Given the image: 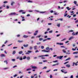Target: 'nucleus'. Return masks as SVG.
Returning <instances> with one entry per match:
<instances>
[{
    "label": "nucleus",
    "instance_id": "3",
    "mask_svg": "<svg viewBox=\"0 0 78 78\" xmlns=\"http://www.w3.org/2000/svg\"><path fill=\"white\" fill-rule=\"evenodd\" d=\"M42 51H44V52H48L50 51V50H49L48 51H46L45 50H42Z\"/></svg>",
    "mask_w": 78,
    "mask_h": 78
},
{
    "label": "nucleus",
    "instance_id": "37",
    "mask_svg": "<svg viewBox=\"0 0 78 78\" xmlns=\"http://www.w3.org/2000/svg\"><path fill=\"white\" fill-rule=\"evenodd\" d=\"M41 44V42H39V43H37V45H39V44Z\"/></svg>",
    "mask_w": 78,
    "mask_h": 78
},
{
    "label": "nucleus",
    "instance_id": "61",
    "mask_svg": "<svg viewBox=\"0 0 78 78\" xmlns=\"http://www.w3.org/2000/svg\"><path fill=\"white\" fill-rule=\"evenodd\" d=\"M50 12H51V13H53V10H51Z\"/></svg>",
    "mask_w": 78,
    "mask_h": 78
},
{
    "label": "nucleus",
    "instance_id": "29",
    "mask_svg": "<svg viewBox=\"0 0 78 78\" xmlns=\"http://www.w3.org/2000/svg\"><path fill=\"white\" fill-rule=\"evenodd\" d=\"M31 70V69H30V68H29V69H27V71H28L29 70Z\"/></svg>",
    "mask_w": 78,
    "mask_h": 78
},
{
    "label": "nucleus",
    "instance_id": "17",
    "mask_svg": "<svg viewBox=\"0 0 78 78\" xmlns=\"http://www.w3.org/2000/svg\"><path fill=\"white\" fill-rule=\"evenodd\" d=\"M42 40H43V38H39V41H42Z\"/></svg>",
    "mask_w": 78,
    "mask_h": 78
},
{
    "label": "nucleus",
    "instance_id": "31",
    "mask_svg": "<svg viewBox=\"0 0 78 78\" xmlns=\"http://www.w3.org/2000/svg\"><path fill=\"white\" fill-rule=\"evenodd\" d=\"M72 35L73 36H75V35H76L75 34V33L73 32L72 34Z\"/></svg>",
    "mask_w": 78,
    "mask_h": 78
},
{
    "label": "nucleus",
    "instance_id": "39",
    "mask_svg": "<svg viewBox=\"0 0 78 78\" xmlns=\"http://www.w3.org/2000/svg\"><path fill=\"white\" fill-rule=\"evenodd\" d=\"M6 8H7V9H9V7L8 5H7L6 6Z\"/></svg>",
    "mask_w": 78,
    "mask_h": 78
},
{
    "label": "nucleus",
    "instance_id": "64",
    "mask_svg": "<svg viewBox=\"0 0 78 78\" xmlns=\"http://www.w3.org/2000/svg\"><path fill=\"white\" fill-rule=\"evenodd\" d=\"M75 58H78V55H76L75 56Z\"/></svg>",
    "mask_w": 78,
    "mask_h": 78
},
{
    "label": "nucleus",
    "instance_id": "23",
    "mask_svg": "<svg viewBox=\"0 0 78 78\" xmlns=\"http://www.w3.org/2000/svg\"><path fill=\"white\" fill-rule=\"evenodd\" d=\"M27 60H29V59H30V57L29 56H28L27 57Z\"/></svg>",
    "mask_w": 78,
    "mask_h": 78
},
{
    "label": "nucleus",
    "instance_id": "24",
    "mask_svg": "<svg viewBox=\"0 0 78 78\" xmlns=\"http://www.w3.org/2000/svg\"><path fill=\"white\" fill-rule=\"evenodd\" d=\"M66 66L67 67H70V66L69 65H67Z\"/></svg>",
    "mask_w": 78,
    "mask_h": 78
},
{
    "label": "nucleus",
    "instance_id": "33",
    "mask_svg": "<svg viewBox=\"0 0 78 78\" xmlns=\"http://www.w3.org/2000/svg\"><path fill=\"white\" fill-rule=\"evenodd\" d=\"M57 27H60V24H58L57 25Z\"/></svg>",
    "mask_w": 78,
    "mask_h": 78
},
{
    "label": "nucleus",
    "instance_id": "41",
    "mask_svg": "<svg viewBox=\"0 0 78 78\" xmlns=\"http://www.w3.org/2000/svg\"><path fill=\"white\" fill-rule=\"evenodd\" d=\"M47 69V67L45 66L43 68V69Z\"/></svg>",
    "mask_w": 78,
    "mask_h": 78
},
{
    "label": "nucleus",
    "instance_id": "32",
    "mask_svg": "<svg viewBox=\"0 0 78 78\" xmlns=\"http://www.w3.org/2000/svg\"><path fill=\"white\" fill-rule=\"evenodd\" d=\"M59 45H64V44H63V43H59Z\"/></svg>",
    "mask_w": 78,
    "mask_h": 78
},
{
    "label": "nucleus",
    "instance_id": "56",
    "mask_svg": "<svg viewBox=\"0 0 78 78\" xmlns=\"http://www.w3.org/2000/svg\"><path fill=\"white\" fill-rule=\"evenodd\" d=\"M52 30H51L50 31H49V33H52Z\"/></svg>",
    "mask_w": 78,
    "mask_h": 78
},
{
    "label": "nucleus",
    "instance_id": "20",
    "mask_svg": "<svg viewBox=\"0 0 78 78\" xmlns=\"http://www.w3.org/2000/svg\"><path fill=\"white\" fill-rule=\"evenodd\" d=\"M15 54H16V51H13L12 54L14 55Z\"/></svg>",
    "mask_w": 78,
    "mask_h": 78
},
{
    "label": "nucleus",
    "instance_id": "30",
    "mask_svg": "<svg viewBox=\"0 0 78 78\" xmlns=\"http://www.w3.org/2000/svg\"><path fill=\"white\" fill-rule=\"evenodd\" d=\"M46 50H49V49H50V48H49V47H47L46 48Z\"/></svg>",
    "mask_w": 78,
    "mask_h": 78
},
{
    "label": "nucleus",
    "instance_id": "36",
    "mask_svg": "<svg viewBox=\"0 0 78 78\" xmlns=\"http://www.w3.org/2000/svg\"><path fill=\"white\" fill-rule=\"evenodd\" d=\"M51 71V70H48L46 71V72L47 73H48L49 72H50V71Z\"/></svg>",
    "mask_w": 78,
    "mask_h": 78
},
{
    "label": "nucleus",
    "instance_id": "53",
    "mask_svg": "<svg viewBox=\"0 0 78 78\" xmlns=\"http://www.w3.org/2000/svg\"><path fill=\"white\" fill-rule=\"evenodd\" d=\"M74 3L75 5H76V1H75L74 2Z\"/></svg>",
    "mask_w": 78,
    "mask_h": 78
},
{
    "label": "nucleus",
    "instance_id": "59",
    "mask_svg": "<svg viewBox=\"0 0 78 78\" xmlns=\"http://www.w3.org/2000/svg\"><path fill=\"white\" fill-rule=\"evenodd\" d=\"M47 39H44L43 40V42H45V41H47Z\"/></svg>",
    "mask_w": 78,
    "mask_h": 78
},
{
    "label": "nucleus",
    "instance_id": "34",
    "mask_svg": "<svg viewBox=\"0 0 78 78\" xmlns=\"http://www.w3.org/2000/svg\"><path fill=\"white\" fill-rule=\"evenodd\" d=\"M4 62H6V64H8V62H7V61H6V60H5L4 61Z\"/></svg>",
    "mask_w": 78,
    "mask_h": 78
},
{
    "label": "nucleus",
    "instance_id": "19",
    "mask_svg": "<svg viewBox=\"0 0 78 78\" xmlns=\"http://www.w3.org/2000/svg\"><path fill=\"white\" fill-rule=\"evenodd\" d=\"M23 42V41H20V40H18V42H19V43H20L21 42Z\"/></svg>",
    "mask_w": 78,
    "mask_h": 78
},
{
    "label": "nucleus",
    "instance_id": "51",
    "mask_svg": "<svg viewBox=\"0 0 78 78\" xmlns=\"http://www.w3.org/2000/svg\"><path fill=\"white\" fill-rule=\"evenodd\" d=\"M8 42V41H6L5 42H4V44H6V43Z\"/></svg>",
    "mask_w": 78,
    "mask_h": 78
},
{
    "label": "nucleus",
    "instance_id": "48",
    "mask_svg": "<svg viewBox=\"0 0 78 78\" xmlns=\"http://www.w3.org/2000/svg\"><path fill=\"white\" fill-rule=\"evenodd\" d=\"M75 62H73V66H75Z\"/></svg>",
    "mask_w": 78,
    "mask_h": 78
},
{
    "label": "nucleus",
    "instance_id": "57",
    "mask_svg": "<svg viewBox=\"0 0 78 78\" xmlns=\"http://www.w3.org/2000/svg\"><path fill=\"white\" fill-rule=\"evenodd\" d=\"M32 48H32V47L31 46L30 47V50H31L32 49Z\"/></svg>",
    "mask_w": 78,
    "mask_h": 78
},
{
    "label": "nucleus",
    "instance_id": "52",
    "mask_svg": "<svg viewBox=\"0 0 78 78\" xmlns=\"http://www.w3.org/2000/svg\"><path fill=\"white\" fill-rule=\"evenodd\" d=\"M66 40V38H64L62 40H61V41H65V40Z\"/></svg>",
    "mask_w": 78,
    "mask_h": 78
},
{
    "label": "nucleus",
    "instance_id": "62",
    "mask_svg": "<svg viewBox=\"0 0 78 78\" xmlns=\"http://www.w3.org/2000/svg\"><path fill=\"white\" fill-rule=\"evenodd\" d=\"M19 59H20V60H22V57H20Z\"/></svg>",
    "mask_w": 78,
    "mask_h": 78
},
{
    "label": "nucleus",
    "instance_id": "43",
    "mask_svg": "<svg viewBox=\"0 0 78 78\" xmlns=\"http://www.w3.org/2000/svg\"><path fill=\"white\" fill-rule=\"evenodd\" d=\"M47 40H50L51 39V38H48L46 39Z\"/></svg>",
    "mask_w": 78,
    "mask_h": 78
},
{
    "label": "nucleus",
    "instance_id": "7",
    "mask_svg": "<svg viewBox=\"0 0 78 78\" xmlns=\"http://www.w3.org/2000/svg\"><path fill=\"white\" fill-rule=\"evenodd\" d=\"M73 39V36L70 37L69 38V41H70V40H71V39Z\"/></svg>",
    "mask_w": 78,
    "mask_h": 78
},
{
    "label": "nucleus",
    "instance_id": "5",
    "mask_svg": "<svg viewBox=\"0 0 78 78\" xmlns=\"http://www.w3.org/2000/svg\"><path fill=\"white\" fill-rule=\"evenodd\" d=\"M49 56L48 55H40V56H38V57H43V56Z\"/></svg>",
    "mask_w": 78,
    "mask_h": 78
},
{
    "label": "nucleus",
    "instance_id": "42",
    "mask_svg": "<svg viewBox=\"0 0 78 78\" xmlns=\"http://www.w3.org/2000/svg\"><path fill=\"white\" fill-rule=\"evenodd\" d=\"M68 62H65L64 63V64H67V63H68Z\"/></svg>",
    "mask_w": 78,
    "mask_h": 78
},
{
    "label": "nucleus",
    "instance_id": "2",
    "mask_svg": "<svg viewBox=\"0 0 78 78\" xmlns=\"http://www.w3.org/2000/svg\"><path fill=\"white\" fill-rule=\"evenodd\" d=\"M30 67H31L32 69H37V67L35 66H31Z\"/></svg>",
    "mask_w": 78,
    "mask_h": 78
},
{
    "label": "nucleus",
    "instance_id": "60",
    "mask_svg": "<svg viewBox=\"0 0 78 78\" xmlns=\"http://www.w3.org/2000/svg\"><path fill=\"white\" fill-rule=\"evenodd\" d=\"M12 61H15L16 60L15 59H12Z\"/></svg>",
    "mask_w": 78,
    "mask_h": 78
},
{
    "label": "nucleus",
    "instance_id": "27",
    "mask_svg": "<svg viewBox=\"0 0 78 78\" xmlns=\"http://www.w3.org/2000/svg\"><path fill=\"white\" fill-rule=\"evenodd\" d=\"M28 3H33V2L30 0H29L28 1Z\"/></svg>",
    "mask_w": 78,
    "mask_h": 78
},
{
    "label": "nucleus",
    "instance_id": "9",
    "mask_svg": "<svg viewBox=\"0 0 78 78\" xmlns=\"http://www.w3.org/2000/svg\"><path fill=\"white\" fill-rule=\"evenodd\" d=\"M28 46V44H27L26 45L24 44L23 45V47H27Z\"/></svg>",
    "mask_w": 78,
    "mask_h": 78
},
{
    "label": "nucleus",
    "instance_id": "28",
    "mask_svg": "<svg viewBox=\"0 0 78 78\" xmlns=\"http://www.w3.org/2000/svg\"><path fill=\"white\" fill-rule=\"evenodd\" d=\"M41 49H44V46H41Z\"/></svg>",
    "mask_w": 78,
    "mask_h": 78
},
{
    "label": "nucleus",
    "instance_id": "63",
    "mask_svg": "<svg viewBox=\"0 0 78 78\" xmlns=\"http://www.w3.org/2000/svg\"><path fill=\"white\" fill-rule=\"evenodd\" d=\"M53 78V76H52L51 75H50V78Z\"/></svg>",
    "mask_w": 78,
    "mask_h": 78
},
{
    "label": "nucleus",
    "instance_id": "6",
    "mask_svg": "<svg viewBox=\"0 0 78 78\" xmlns=\"http://www.w3.org/2000/svg\"><path fill=\"white\" fill-rule=\"evenodd\" d=\"M28 37V35L27 36V35H24L23 36V37H24V38H27Z\"/></svg>",
    "mask_w": 78,
    "mask_h": 78
},
{
    "label": "nucleus",
    "instance_id": "21",
    "mask_svg": "<svg viewBox=\"0 0 78 78\" xmlns=\"http://www.w3.org/2000/svg\"><path fill=\"white\" fill-rule=\"evenodd\" d=\"M66 9H68V11H69L70 9H69V7H66Z\"/></svg>",
    "mask_w": 78,
    "mask_h": 78
},
{
    "label": "nucleus",
    "instance_id": "40",
    "mask_svg": "<svg viewBox=\"0 0 78 78\" xmlns=\"http://www.w3.org/2000/svg\"><path fill=\"white\" fill-rule=\"evenodd\" d=\"M61 20V21H62V19H61V18L59 19L58 20Z\"/></svg>",
    "mask_w": 78,
    "mask_h": 78
},
{
    "label": "nucleus",
    "instance_id": "10",
    "mask_svg": "<svg viewBox=\"0 0 78 78\" xmlns=\"http://www.w3.org/2000/svg\"><path fill=\"white\" fill-rule=\"evenodd\" d=\"M61 72H62L63 73H64L65 74H66V73H67V72H64V71H62V70H61Z\"/></svg>",
    "mask_w": 78,
    "mask_h": 78
},
{
    "label": "nucleus",
    "instance_id": "12",
    "mask_svg": "<svg viewBox=\"0 0 78 78\" xmlns=\"http://www.w3.org/2000/svg\"><path fill=\"white\" fill-rule=\"evenodd\" d=\"M1 57H5V55L4 54H1Z\"/></svg>",
    "mask_w": 78,
    "mask_h": 78
},
{
    "label": "nucleus",
    "instance_id": "1",
    "mask_svg": "<svg viewBox=\"0 0 78 78\" xmlns=\"http://www.w3.org/2000/svg\"><path fill=\"white\" fill-rule=\"evenodd\" d=\"M9 16H18L19 14H17L16 12L11 13L10 14H9Z\"/></svg>",
    "mask_w": 78,
    "mask_h": 78
},
{
    "label": "nucleus",
    "instance_id": "45",
    "mask_svg": "<svg viewBox=\"0 0 78 78\" xmlns=\"http://www.w3.org/2000/svg\"><path fill=\"white\" fill-rule=\"evenodd\" d=\"M8 3L7 1H5L3 2L4 3Z\"/></svg>",
    "mask_w": 78,
    "mask_h": 78
},
{
    "label": "nucleus",
    "instance_id": "18",
    "mask_svg": "<svg viewBox=\"0 0 78 78\" xmlns=\"http://www.w3.org/2000/svg\"><path fill=\"white\" fill-rule=\"evenodd\" d=\"M23 53V52L22 51H21L19 52V54H22V53Z\"/></svg>",
    "mask_w": 78,
    "mask_h": 78
},
{
    "label": "nucleus",
    "instance_id": "16",
    "mask_svg": "<svg viewBox=\"0 0 78 78\" xmlns=\"http://www.w3.org/2000/svg\"><path fill=\"white\" fill-rule=\"evenodd\" d=\"M24 17H22V19H23L22 20V21H24L25 20V19H24Z\"/></svg>",
    "mask_w": 78,
    "mask_h": 78
},
{
    "label": "nucleus",
    "instance_id": "8",
    "mask_svg": "<svg viewBox=\"0 0 78 78\" xmlns=\"http://www.w3.org/2000/svg\"><path fill=\"white\" fill-rule=\"evenodd\" d=\"M41 37V35H38L36 37V38H39Z\"/></svg>",
    "mask_w": 78,
    "mask_h": 78
},
{
    "label": "nucleus",
    "instance_id": "58",
    "mask_svg": "<svg viewBox=\"0 0 78 78\" xmlns=\"http://www.w3.org/2000/svg\"><path fill=\"white\" fill-rule=\"evenodd\" d=\"M72 50H73V51H75V50H76V48L74 49V48H73L72 49Z\"/></svg>",
    "mask_w": 78,
    "mask_h": 78
},
{
    "label": "nucleus",
    "instance_id": "49",
    "mask_svg": "<svg viewBox=\"0 0 78 78\" xmlns=\"http://www.w3.org/2000/svg\"><path fill=\"white\" fill-rule=\"evenodd\" d=\"M41 59H45V57H41Z\"/></svg>",
    "mask_w": 78,
    "mask_h": 78
},
{
    "label": "nucleus",
    "instance_id": "13",
    "mask_svg": "<svg viewBox=\"0 0 78 78\" xmlns=\"http://www.w3.org/2000/svg\"><path fill=\"white\" fill-rule=\"evenodd\" d=\"M37 46H34V50H36V49H37Z\"/></svg>",
    "mask_w": 78,
    "mask_h": 78
},
{
    "label": "nucleus",
    "instance_id": "38",
    "mask_svg": "<svg viewBox=\"0 0 78 78\" xmlns=\"http://www.w3.org/2000/svg\"><path fill=\"white\" fill-rule=\"evenodd\" d=\"M49 20H53V19H50V17H49Z\"/></svg>",
    "mask_w": 78,
    "mask_h": 78
},
{
    "label": "nucleus",
    "instance_id": "15",
    "mask_svg": "<svg viewBox=\"0 0 78 78\" xmlns=\"http://www.w3.org/2000/svg\"><path fill=\"white\" fill-rule=\"evenodd\" d=\"M63 57V56H59V59H62V58Z\"/></svg>",
    "mask_w": 78,
    "mask_h": 78
},
{
    "label": "nucleus",
    "instance_id": "4",
    "mask_svg": "<svg viewBox=\"0 0 78 78\" xmlns=\"http://www.w3.org/2000/svg\"><path fill=\"white\" fill-rule=\"evenodd\" d=\"M35 33H34V36H36L37 34V33H38V30H36L35 32Z\"/></svg>",
    "mask_w": 78,
    "mask_h": 78
},
{
    "label": "nucleus",
    "instance_id": "25",
    "mask_svg": "<svg viewBox=\"0 0 78 78\" xmlns=\"http://www.w3.org/2000/svg\"><path fill=\"white\" fill-rule=\"evenodd\" d=\"M70 58H69L66 60V61H68V60H70Z\"/></svg>",
    "mask_w": 78,
    "mask_h": 78
},
{
    "label": "nucleus",
    "instance_id": "55",
    "mask_svg": "<svg viewBox=\"0 0 78 78\" xmlns=\"http://www.w3.org/2000/svg\"><path fill=\"white\" fill-rule=\"evenodd\" d=\"M78 20L76 21L75 23H78Z\"/></svg>",
    "mask_w": 78,
    "mask_h": 78
},
{
    "label": "nucleus",
    "instance_id": "22",
    "mask_svg": "<svg viewBox=\"0 0 78 78\" xmlns=\"http://www.w3.org/2000/svg\"><path fill=\"white\" fill-rule=\"evenodd\" d=\"M14 2H12V3H11V5L12 6H13V5H14Z\"/></svg>",
    "mask_w": 78,
    "mask_h": 78
},
{
    "label": "nucleus",
    "instance_id": "14",
    "mask_svg": "<svg viewBox=\"0 0 78 78\" xmlns=\"http://www.w3.org/2000/svg\"><path fill=\"white\" fill-rule=\"evenodd\" d=\"M59 63H57L56 64H54L52 65V66H56V65H58Z\"/></svg>",
    "mask_w": 78,
    "mask_h": 78
},
{
    "label": "nucleus",
    "instance_id": "50",
    "mask_svg": "<svg viewBox=\"0 0 78 78\" xmlns=\"http://www.w3.org/2000/svg\"><path fill=\"white\" fill-rule=\"evenodd\" d=\"M45 12H40V13H45Z\"/></svg>",
    "mask_w": 78,
    "mask_h": 78
},
{
    "label": "nucleus",
    "instance_id": "44",
    "mask_svg": "<svg viewBox=\"0 0 78 78\" xmlns=\"http://www.w3.org/2000/svg\"><path fill=\"white\" fill-rule=\"evenodd\" d=\"M67 16V14L66 13L64 15V17H66V16Z\"/></svg>",
    "mask_w": 78,
    "mask_h": 78
},
{
    "label": "nucleus",
    "instance_id": "11",
    "mask_svg": "<svg viewBox=\"0 0 78 78\" xmlns=\"http://www.w3.org/2000/svg\"><path fill=\"white\" fill-rule=\"evenodd\" d=\"M24 11H23V10H21L19 11V12H23Z\"/></svg>",
    "mask_w": 78,
    "mask_h": 78
},
{
    "label": "nucleus",
    "instance_id": "26",
    "mask_svg": "<svg viewBox=\"0 0 78 78\" xmlns=\"http://www.w3.org/2000/svg\"><path fill=\"white\" fill-rule=\"evenodd\" d=\"M27 58V57L26 56H24V57L23 58V59H25Z\"/></svg>",
    "mask_w": 78,
    "mask_h": 78
},
{
    "label": "nucleus",
    "instance_id": "54",
    "mask_svg": "<svg viewBox=\"0 0 78 78\" xmlns=\"http://www.w3.org/2000/svg\"><path fill=\"white\" fill-rule=\"evenodd\" d=\"M73 75H72L71 76L70 78H73Z\"/></svg>",
    "mask_w": 78,
    "mask_h": 78
},
{
    "label": "nucleus",
    "instance_id": "47",
    "mask_svg": "<svg viewBox=\"0 0 78 78\" xmlns=\"http://www.w3.org/2000/svg\"><path fill=\"white\" fill-rule=\"evenodd\" d=\"M77 53H78V52H73V54H76Z\"/></svg>",
    "mask_w": 78,
    "mask_h": 78
},
{
    "label": "nucleus",
    "instance_id": "35",
    "mask_svg": "<svg viewBox=\"0 0 78 78\" xmlns=\"http://www.w3.org/2000/svg\"><path fill=\"white\" fill-rule=\"evenodd\" d=\"M62 51H63V53H66V51H65V50H62Z\"/></svg>",
    "mask_w": 78,
    "mask_h": 78
},
{
    "label": "nucleus",
    "instance_id": "46",
    "mask_svg": "<svg viewBox=\"0 0 78 78\" xmlns=\"http://www.w3.org/2000/svg\"><path fill=\"white\" fill-rule=\"evenodd\" d=\"M78 62H77L76 63H75V66H78V64H77V63H78Z\"/></svg>",
    "mask_w": 78,
    "mask_h": 78
}]
</instances>
